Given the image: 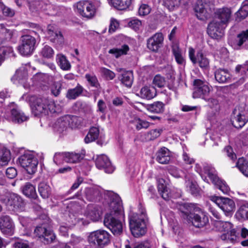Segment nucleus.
Returning a JSON list of instances; mask_svg holds the SVG:
<instances>
[{"label":"nucleus","mask_w":248,"mask_h":248,"mask_svg":"<svg viewBox=\"0 0 248 248\" xmlns=\"http://www.w3.org/2000/svg\"><path fill=\"white\" fill-rule=\"evenodd\" d=\"M83 91V88L79 84H78L75 88L68 90L66 97L69 99H75L81 94Z\"/></svg>","instance_id":"obj_43"},{"label":"nucleus","mask_w":248,"mask_h":248,"mask_svg":"<svg viewBox=\"0 0 248 248\" xmlns=\"http://www.w3.org/2000/svg\"><path fill=\"white\" fill-rule=\"evenodd\" d=\"M47 34L51 42L59 45L63 43L64 39L61 32L54 26H48Z\"/></svg>","instance_id":"obj_24"},{"label":"nucleus","mask_w":248,"mask_h":248,"mask_svg":"<svg viewBox=\"0 0 248 248\" xmlns=\"http://www.w3.org/2000/svg\"><path fill=\"white\" fill-rule=\"evenodd\" d=\"M110 3L115 8L119 10L127 8L131 4L130 0H110Z\"/></svg>","instance_id":"obj_51"},{"label":"nucleus","mask_w":248,"mask_h":248,"mask_svg":"<svg viewBox=\"0 0 248 248\" xmlns=\"http://www.w3.org/2000/svg\"><path fill=\"white\" fill-rule=\"evenodd\" d=\"M39 54L44 58L49 59L53 58L54 51L51 47L48 45H46L41 49Z\"/></svg>","instance_id":"obj_54"},{"label":"nucleus","mask_w":248,"mask_h":248,"mask_svg":"<svg viewBox=\"0 0 248 248\" xmlns=\"http://www.w3.org/2000/svg\"><path fill=\"white\" fill-rule=\"evenodd\" d=\"M238 233L236 232V231L232 228L227 232L226 233L223 234L221 236V238L223 240L230 241L232 243H233L236 241Z\"/></svg>","instance_id":"obj_50"},{"label":"nucleus","mask_w":248,"mask_h":248,"mask_svg":"<svg viewBox=\"0 0 248 248\" xmlns=\"http://www.w3.org/2000/svg\"><path fill=\"white\" fill-rule=\"evenodd\" d=\"M173 53L175 59L178 64L181 65L185 64V59L182 56L181 52L178 48H173Z\"/></svg>","instance_id":"obj_59"},{"label":"nucleus","mask_w":248,"mask_h":248,"mask_svg":"<svg viewBox=\"0 0 248 248\" xmlns=\"http://www.w3.org/2000/svg\"><path fill=\"white\" fill-rule=\"evenodd\" d=\"M164 182L163 179L159 180L158 184V192L163 199L169 201L171 197V194L169 189L163 184Z\"/></svg>","instance_id":"obj_37"},{"label":"nucleus","mask_w":248,"mask_h":248,"mask_svg":"<svg viewBox=\"0 0 248 248\" xmlns=\"http://www.w3.org/2000/svg\"><path fill=\"white\" fill-rule=\"evenodd\" d=\"M23 193L27 197L36 199L37 197L35 186L31 183H25L21 187Z\"/></svg>","instance_id":"obj_31"},{"label":"nucleus","mask_w":248,"mask_h":248,"mask_svg":"<svg viewBox=\"0 0 248 248\" xmlns=\"http://www.w3.org/2000/svg\"><path fill=\"white\" fill-rule=\"evenodd\" d=\"M131 123L135 126L138 130L142 128H147L150 125V123L147 121L142 120L138 117H135L131 121Z\"/></svg>","instance_id":"obj_52"},{"label":"nucleus","mask_w":248,"mask_h":248,"mask_svg":"<svg viewBox=\"0 0 248 248\" xmlns=\"http://www.w3.org/2000/svg\"><path fill=\"white\" fill-rule=\"evenodd\" d=\"M66 153H57L54 156V161L57 164L59 165L63 161L66 162Z\"/></svg>","instance_id":"obj_62"},{"label":"nucleus","mask_w":248,"mask_h":248,"mask_svg":"<svg viewBox=\"0 0 248 248\" xmlns=\"http://www.w3.org/2000/svg\"><path fill=\"white\" fill-rule=\"evenodd\" d=\"M0 229L5 235H11L14 233L15 225L12 219L9 216H4L0 217Z\"/></svg>","instance_id":"obj_21"},{"label":"nucleus","mask_w":248,"mask_h":248,"mask_svg":"<svg viewBox=\"0 0 248 248\" xmlns=\"http://www.w3.org/2000/svg\"><path fill=\"white\" fill-rule=\"evenodd\" d=\"M13 36V31L8 29L4 24H0V44L10 40Z\"/></svg>","instance_id":"obj_34"},{"label":"nucleus","mask_w":248,"mask_h":248,"mask_svg":"<svg viewBox=\"0 0 248 248\" xmlns=\"http://www.w3.org/2000/svg\"><path fill=\"white\" fill-rule=\"evenodd\" d=\"M0 201L4 203L10 210L21 208L24 205L22 198L15 194L5 193L0 197Z\"/></svg>","instance_id":"obj_9"},{"label":"nucleus","mask_w":248,"mask_h":248,"mask_svg":"<svg viewBox=\"0 0 248 248\" xmlns=\"http://www.w3.org/2000/svg\"><path fill=\"white\" fill-rule=\"evenodd\" d=\"M232 16L231 10L227 7L217 9L215 12L213 20L227 27Z\"/></svg>","instance_id":"obj_16"},{"label":"nucleus","mask_w":248,"mask_h":248,"mask_svg":"<svg viewBox=\"0 0 248 248\" xmlns=\"http://www.w3.org/2000/svg\"><path fill=\"white\" fill-rule=\"evenodd\" d=\"M117 71L122 72L118 77L119 80L126 87H130L133 81V72L131 71H125L121 68Z\"/></svg>","instance_id":"obj_26"},{"label":"nucleus","mask_w":248,"mask_h":248,"mask_svg":"<svg viewBox=\"0 0 248 248\" xmlns=\"http://www.w3.org/2000/svg\"><path fill=\"white\" fill-rule=\"evenodd\" d=\"M214 74L216 80L219 83L231 82L232 75L227 69H217L215 71Z\"/></svg>","instance_id":"obj_25"},{"label":"nucleus","mask_w":248,"mask_h":248,"mask_svg":"<svg viewBox=\"0 0 248 248\" xmlns=\"http://www.w3.org/2000/svg\"><path fill=\"white\" fill-rule=\"evenodd\" d=\"M129 50V47L127 45H124L119 48H113L108 51V53L113 54L116 58L122 55H126Z\"/></svg>","instance_id":"obj_44"},{"label":"nucleus","mask_w":248,"mask_h":248,"mask_svg":"<svg viewBox=\"0 0 248 248\" xmlns=\"http://www.w3.org/2000/svg\"><path fill=\"white\" fill-rule=\"evenodd\" d=\"M189 57L192 62L195 64L198 63L199 66L202 68H207L209 65L208 59L203 55L201 51L197 53L196 56H195V50L191 47L188 48Z\"/></svg>","instance_id":"obj_14"},{"label":"nucleus","mask_w":248,"mask_h":248,"mask_svg":"<svg viewBox=\"0 0 248 248\" xmlns=\"http://www.w3.org/2000/svg\"><path fill=\"white\" fill-rule=\"evenodd\" d=\"M153 84L155 86L162 88L165 85L166 81L164 77L159 75H157L154 78Z\"/></svg>","instance_id":"obj_61"},{"label":"nucleus","mask_w":248,"mask_h":248,"mask_svg":"<svg viewBox=\"0 0 248 248\" xmlns=\"http://www.w3.org/2000/svg\"><path fill=\"white\" fill-rule=\"evenodd\" d=\"M10 159V151L0 144V168L7 165Z\"/></svg>","instance_id":"obj_30"},{"label":"nucleus","mask_w":248,"mask_h":248,"mask_svg":"<svg viewBox=\"0 0 248 248\" xmlns=\"http://www.w3.org/2000/svg\"><path fill=\"white\" fill-rule=\"evenodd\" d=\"M186 187L189 189L191 193L197 195L199 191L198 186L195 182L188 180L186 181Z\"/></svg>","instance_id":"obj_58"},{"label":"nucleus","mask_w":248,"mask_h":248,"mask_svg":"<svg viewBox=\"0 0 248 248\" xmlns=\"http://www.w3.org/2000/svg\"><path fill=\"white\" fill-rule=\"evenodd\" d=\"M214 3V0H198L194 7L197 17L200 20L209 17Z\"/></svg>","instance_id":"obj_6"},{"label":"nucleus","mask_w":248,"mask_h":248,"mask_svg":"<svg viewBox=\"0 0 248 248\" xmlns=\"http://www.w3.org/2000/svg\"><path fill=\"white\" fill-rule=\"evenodd\" d=\"M235 73L238 75L242 76L240 78L239 82L242 83L245 81V75L248 71V61H246L245 63L236 66L235 69Z\"/></svg>","instance_id":"obj_46"},{"label":"nucleus","mask_w":248,"mask_h":248,"mask_svg":"<svg viewBox=\"0 0 248 248\" xmlns=\"http://www.w3.org/2000/svg\"><path fill=\"white\" fill-rule=\"evenodd\" d=\"M65 119V116L57 119L53 125V129L55 131L62 133L66 130L68 125Z\"/></svg>","instance_id":"obj_35"},{"label":"nucleus","mask_w":248,"mask_h":248,"mask_svg":"<svg viewBox=\"0 0 248 248\" xmlns=\"http://www.w3.org/2000/svg\"><path fill=\"white\" fill-rule=\"evenodd\" d=\"M147 109L149 111L156 113H163L165 109V104L161 101H156L148 106Z\"/></svg>","instance_id":"obj_42"},{"label":"nucleus","mask_w":248,"mask_h":248,"mask_svg":"<svg viewBox=\"0 0 248 248\" xmlns=\"http://www.w3.org/2000/svg\"><path fill=\"white\" fill-rule=\"evenodd\" d=\"M192 225L196 228H202L205 226L209 222L208 217L206 214L198 208V210L193 214L190 218Z\"/></svg>","instance_id":"obj_15"},{"label":"nucleus","mask_w":248,"mask_h":248,"mask_svg":"<svg viewBox=\"0 0 248 248\" xmlns=\"http://www.w3.org/2000/svg\"><path fill=\"white\" fill-rule=\"evenodd\" d=\"M177 207L181 213V217L187 221L190 220L193 213L198 210V208L194 204L188 203L179 204Z\"/></svg>","instance_id":"obj_18"},{"label":"nucleus","mask_w":248,"mask_h":248,"mask_svg":"<svg viewBox=\"0 0 248 248\" xmlns=\"http://www.w3.org/2000/svg\"><path fill=\"white\" fill-rule=\"evenodd\" d=\"M18 161L29 174H33L37 170L38 161L34 155L25 154L18 158Z\"/></svg>","instance_id":"obj_8"},{"label":"nucleus","mask_w":248,"mask_h":248,"mask_svg":"<svg viewBox=\"0 0 248 248\" xmlns=\"http://www.w3.org/2000/svg\"><path fill=\"white\" fill-rule=\"evenodd\" d=\"M28 78L27 69L24 67H21L16 72L15 74L12 77L11 80L14 83L19 82L22 83L26 80Z\"/></svg>","instance_id":"obj_29"},{"label":"nucleus","mask_w":248,"mask_h":248,"mask_svg":"<svg viewBox=\"0 0 248 248\" xmlns=\"http://www.w3.org/2000/svg\"><path fill=\"white\" fill-rule=\"evenodd\" d=\"M56 61L63 70H68L71 68V64L66 59V57L62 54H58L56 56Z\"/></svg>","instance_id":"obj_45"},{"label":"nucleus","mask_w":248,"mask_h":248,"mask_svg":"<svg viewBox=\"0 0 248 248\" xmlns=\"http://www.w3.org/2000/svg\"><path fill=\"white\" fill-rule=\"evenodd\" d=\"M100 72L107 80H112L115 77V74L113 71L105 67L100 68Z\"/></svg>","instance_id":"obj_57"},{"label":"nucleus","mask_w":248,"mask_h":248,"mask_svg":"<svg viewBox=\"0 0 248 248\" xmlns=\"http://www.w3.org/2000/svg\"><path fill=\"white\" fill-rule=\"evenodd\" d=\"M170 159L169 150L166 147H162L156 153V160L160 164H167Z\"/></svg>","instance_id":"obj_27"},{"label":"nucleus","mask_w":248,"mask_h":248,"mask_svg":"<svg viewBox=\"0 0 248 248\" xmlns=\"http://www.w3.org/2000/svg\"><path fill=\"white\" fill-rule=\"evenodd\" d=\"M99 134V130L96 127H91L84 139L85 143H88L96 140Z\"/></svg>","instance_id":"obj_41"},{"label":"nucleus","mask_w":248,"mask_h":248,"mask_svg":"<svg viewBox=\"0 0 248 248\" xmlns=\"http://www.w3.org/2000/svg\"><path fill=\"white\" fill-rule=\"evenodd\" d=\"M9 108L11 111L10 119L12 121L15 123H21L27 120L28 117L21 112L14 103L10 104Z\"/></svg>","instance_id":"obj_23"},{"label":"nucleus","mask_w":248,"mask_h":248,"mask_svg":"<svg viewBox=\"0 0 248 248\" xmlns=\"http://www.w3.org/2000/svg\"><path fill=\"white\" fill-rule=\"evenodd\" d=\"M88 241L95 248H103L109 243V234L105 230H98L90 233Z\"/></svg>","instance_id":"obj_4"},{"label":"nucleus","mask_w":248,"mask_h":248,"mask_svg":"<svg viewBox=\"0 0 248 248\" xmlns=\"http://www.w3.org/2000/svg\"><path fill=\"white\" fill-rule=\"evenodd\" d=\"M193 85V97L207 100L210 92V88L208 85L201 79H197L194 80Z\"/></svg>","instance_id":"obj_12"},{"label":"nucleus","mask_w":248,"mask_h":248,"mask_svg":"<svg viewBox=\"0 0 248 248\" xmlns=\"http://www.w3.org/2000/svg\"><path fill=\"white\" fill-rule=\"evenodd\" d=\"M147 216L142 211L140 215L133 213L129 217V226L132 234L139 237L144 235L146 232Z\"/></svg>","instance_id":"obj_3"},{"label":"nucleus","mask_w":248,"mask_h":248,"mask_svg":"<svg viewBox=\"0 0 248 248\" xmlns=\"http://www.w3.org/2000/svg\"><path fill=\"white\" fill-rule=\"evenodd\" d=\"M203 171L207 174L208 177L212 181V183L217 186L223 193L227 194L230 188L226 183L219 179L217 177L215 169L208 164L203 166Z\"/></svg>","instance_id":"obj_7"},{"label":"nucleus","mask_w":248,"mask_h":248,"mask_svg":"<svg viewBox=\"0 0 248 248\" xmlns=\"http://www.w3.org/2000/svg\"><path fill=\"white\" fill-rule=\"evenodd\" d=\"M112 226L116 232H111L114 235H120L123 232V224L120 220L115 222Z\"/></svg>","instance_id":"obj_64"},{"label":"nucleus","mask_w":248,"mask_h":248,"mask_svg":"<svg viewBox=\"0 0 248 248\" xmlns=\"http://www.w3.org/2000/svg\"><path fill=\"white\" fill-rule=\"evenodd\" d=\"M163 40L164 37L162 33H156L147 40V47L152 51L156 52L161 47Z\"/></svg>","instance_id":"obj_22"},{"label":"nucleus","mask_w":248,"mask_h":248,"mask_svg":"<svg viewBox=\"0 0 248 248\" xmlns=\"http://www.w3.org/2000/svg\"><path fill=\"white\" fill-rule=\"evenodd\" d=\"M95 165L97 168L104 170L105 171L108 173H112L114 170V168L112 166L109 158L105 155L97 156Z\"/></svg>","instance_id":"obj_19"},{"label":"nucleus","mask_w":248,"mask_h":248,"mask_svg":"<svg viewBox=\"0 0 248 248\" xmlns=\"http://www.w3.org/2000/svg\"><path fill=\"white\" fill-rule=\"evenodd\" d=\"M248 121V115L239 113L232 120V124L237 128H241L244 126Z\"/></svg>","instance_id":"obj_33"},{"label":"nucleus","mask_w":248,"mask_h":248,"mask_svg":"<svg viewBox=\"0 0 248 248\" xmlns=\"http://www.w3.org/2000/svg\"><path fill=\"white\" fill-rule=\"evenodd\" d=\"M236 167L244 175L248 177V162L244 157L238 159Z\"/></svg>","instance_id":"obj_49"},{"label":"nucleus","mask_w":248,"mask_h":248,"mask_svg":"<svg viewBox=\"0 0 248 248\" xmlns=\"http://www.w3.org/2000/svg\"><path fill=\"white\" fill-rule=\"evenodd\" d=\"M236 216L242 219H248V203L242 204L236 212Z\"/></svg>","instance_id":"obj_55"},{"label":"nucleus","mask_w":248,"mask_h":248,"mask_svg":"<svg viewBox=\"0 0 248 248\" xmlns=\"http://www.w3.org/2000/svg\"><path fill=\"white\" fill-rule=\"evenodd\" d=\"M106 199L108 200V209L109 213H107L105 215L104 224L111 232H116L113 229L112 225L115 223V222L119 220L116 218V217L121 211V200L118 194L113 193H110L107 195Z\"/></svg>","instance_id":"obj_1"},{"label":"nucleus","mask_w":248,"mask_h":248,"mask_svg":"<svg viewBox=\"0 0 248 248\" xmlns=\"http://www.w3.org/2000/svg\"><path fill=\"white\" fill-rule=\"evenodd\" d=\"M84 195L89 201H94L100 195L98 189L95 187H86L84 190Z\"/></svg>","instance_id":"obj_36"},{"label":"nucleus","mask_w":248,"mask_h":248,"mask_svg":"<svg viewBox=\"0 0 248 248\" xmlns=\"http://www.w3.org/2000/svg\"><path fill=\"white\" fill-rule=\"evenodd\" d=\"M85 78L88 81L89 84L92 87L95 88L97 90V93L95 95V99L96 98V95H98L100 92V85L98 82V79L96 76L94 75H91L87 74L85 76Z\"/></svg>","instance_id":"obj_38"},{"label":"nucleus","mask_w":248,"mask_h":248,"mask_svg":"<svg viewBox=\"0 0 248 248\" xmlns=\"http://www.w3.org/2000/svg\"><path fill=\"white\" fill-rule=\"evenodd\" d=\"M12 52L13 49L12 47L7 46L0 47V65L4 61L5 56Z\"/></svg>","instance_id":"obj_60"},{"label":"nucleus","mask_w":248,"mask_h":248,"mask_svg":"<svg viewBox=\"0 0 248 248\" xmlns=\"http://www.w3.org/2000/svg\"><path fill=\"white\" fill-rule=\"evenodd\" d=\"M236 20H241L248 16V0L244 1L239 10L236 13Z\"/></svg>","instance_id":"obj_40"},{"label":"nucleus","mask_w":248,"mask_h":248,"mask_svg":"<svg viewBox=\"0 0 248 248\" xmlns=\"http://www.w3.org/2000/svg\"><path fill=\"white\" fill-rule=\"evenodd\" d=\"M84 215L88 218L93 222H96L101 219L102 212L98 205L89 204L87 206Z\"/></svg>","instance_id":"obj_17"},{"label":"nucleus","mask_w":248,"mask_h":248,"mask_svg":"<svg viewBox=\"0 0 248 248\" xmlns=\"http://www.w3.org/2000/svg\"><path fill=\"white\" fill-rule=\"evenodd\" d=\"M226 26L216 20H213L208 26L207 33L212 38L218 40L224 35V29Z\"/></svg>","instance_id":"obj_13"},{"label":"nucleus","mask_w":248,"mask_h":248,"mask_svg":"<svg viewBox=\"0 0 248 248\" xmlns=\"http://www.w3.org/2000/svg\"><path fill=\"white\" fill-rule=\"evenodd\" d=\"M214 228L220 232H227L233 227V225L228 221L216 220L214 222Z\"/></svg>","instance_id":"obj_32"},{"label":"nucleus","mask_w":248,"mask_h":248,"mask_svg":"<svg viewBox=\"0 0 248 248\" xmlns=\"http://www.w3.org/2000/svg\"><path fill=\"white\" fill-rule=\"evenodd\" d=\"M83 158V155L76 153H66V162L75 163Z\"/></svg>","instance_id":"obj_53"},{"label":"nucleus","mask_w":248,"mask_h":248,"mask_svg":"<svg viewBox=\"0 0 248 248\" xmlns=\"http://www.w3.org/2000/svg\"><path fill=\"white\" fill-rule=\"evenodd\" d=\"M0 10L2 11L5 16L12 17L15 15L14 10L6 6L1 1H0Z\"/></svg>","instance_id":"obj_63"},{"label":"nucleus","mask_w":248,"mask_h":248,"mask_svg":"<svg viewBox=\"0 0 248 248\" xmlns=\"http://www.w3.org/2000/svg\"><path fill=\"white\" fill-rule=\"evenodd\" d=\"M38 191L43 199L48 198L51 193V187L45 182L40 183L38 185Z\"/></svg>","instance_id":"obj_39"},{"label":"nucleus","mask_w":248,"mask_h":248,"mask_svg":"<svg viewBox=\"0 0 248 248\" xmlns=\"http://www.w3.org/2000/svg\"><path fill=\"white\" fill-rule=\"evenodd\" d=\"M141 98L146 99H151L156 96L155 89L152 86H144L142 87L138 94Z\"/></svg>","instance_id":"obj_28"},{"label":"nucleus","mask_w":248,"mask_h":248,"mask_svg":"<svg viewBox=\"0 0 248 248\" xmlns=\"http://www.w3.org/2000/svg\"><path fill=\"white\" fill-rule=\"evenodd\" d=\"M211 200L224 212L226 216H230L232 214L235 207L232 200L228 198L213 197Z\"/></svg>","instance_id":"obj_11"},{"label":"nucleus","mask_w":248,"mask_h":248,"mask_svg":"<svg viewBox=\"0 0 248 248\" xmlns=\"http://www.w3.org/2000/svg\"><path fill=\"white\" fill-rule=\"evenodd\" d=\"M34 232L38 237L44 238L47 243L53 242L56 238V236L53 232L47 229L45 225L36 227Z\"/></svg>","instance_id":"obj_20"},{"label":"nucleus","mask_w":248,"mask_h":248,"mask_svg":"<svg viewBox=\"0 0 248 248\" xmlns=\"http://www.w3.org/2000/svg\"><path fill=\"white\" fill-rule=\"evenodd\" d=\"M65 121L71 128L78 127L81 124V119L76 116L65 115Z\"/></svg>","instance_id":"obj_47"},{"label":"nucleus","mask_w":248,"mask_h":248,"mask_svg":"<svg viewBox=\"0 0 248 248\" xmlns=\"http://www.w3.org/2000/svg\"><path fill=\"white\" fill-rule=\"evenodd\" d=\"M100 6V1L96 0H85L77 3L78 12L82 16L90 18L93 17L96 10Z\"/></svg>","instance_id":"obj_5"},{"label":"nucleus","mask_w":248,"mask_h":248,"mask_svg":"<svg viewBox=\"0 0 248 248\" xmlns=\"http://www.w3.org/2000/svg\"><path fill=\"white\" fill-rule=\"evenodd\" d=\"M32 112L35 116L47 115L59 113L62 110V106L44 97L34 98L31 105Z\"/></svg>","instance_id":"obj_2"},{"label":"nucleus","mask_w":248,"mask_h":248,"mask_svg":"<svg viewBox=\"0 0 248 248\" xmlns=\"http://www.w3.org/2000/svg\"><path fill=\"white\" fill-rule=\"evenodd\" d=\"M162 132L161 129H154L148 131L146 134L147 140H152L158 138Z\"/></svg>","instance_id":"obj_56"},{"label":"nucleus","mask_w":248,"mask_h":248,"mask_svg":"<svg viewBox=\"0 0 248 248\" xmlns=\"http://www.w3.org/2000/svg\"><path fill=\"white\" fill-rule=\"evenodd\" d=\"M248 40V30L243 31L237 36L235 40V48L239 49L240 47Z\"/></svg>","instance_id":"obj_48"},{"label":"nucleus","mask_w":248,"mask_h":248,"mask_svg":"<svg viewBox=\"0 0 248 248\" xmlns=\"http://www.w3.org/2000/svg\"><path fill=\"white\" fill-rule=\"evenodd\" d=\"M36 39L31 35H24L20 38V45L18 46L20 53L24 56H28L34 50Z\"/></svg>","instance_id":"obj_10"}]
</instances>
